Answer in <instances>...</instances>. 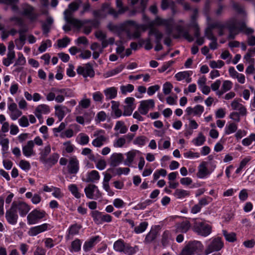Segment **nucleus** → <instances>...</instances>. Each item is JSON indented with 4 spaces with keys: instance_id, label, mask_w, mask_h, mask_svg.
<instances>
[{
    "instance_id": "f257e3e1",
    "label": "nucleus",
    "mask_w": 255,
    "mask_h": 255,
    "mask_svg": "<svg viewBox=\"0 0 255 255\" xmlns=\"http://www.w3.org/2000/svg\"><path fill=\"white\" fill-rule=\"evenodd\" d=\"M225 27L229 31L228 37L229 39H234L240 32H243L247 35L252 34L254 32L253 29L247 27L244 21H238L235 17H233L228 20L226 22Z\"/></svg>"
},
{
    "instance_id": "f03ea898",
    "label": "nucleus",
    "mask_w": 255,
    "mask_h": 255,
    "mask_svg": "<svg viewBox=\"0 0 255 255\" xmlns=\"http://www.w3.org/2000/svg\"><path fill=\"white\" fill-rule=\"evenodd\" d=\"M79 4L77 2H72L68 5V8L64 12V19L68 23L73 26L80 28L84 25L85 22L74 17L73 12L78 9Z\"/></svg>"
},
{
    "instance_id": "7ed1b4c3",
    "label": "nucleus",
    "mask_w": 255,
    "mask_h": 255,
    "mask_svg": "<svg viewBox=\"0 0 255 255\" xmlns=\"http://www.w3.org/2000/svg\"><path fill=\"white\" fill-rule=\"evenodd\" d=\"M203 246L198 241L189 242L182 249L179 255H199L202 251Z\"/></svg>"
},
{
    "instance_id": "20e7f679",
    "label": "nucleus",
    "mask_w": 255,
    "mask_h": 255,
    "mask_svg": "<svg viewBox=\"0 0 255 255\" xmlns=\"http://www.w3.org/2000/svg\"><path fill=\"white\" fill-rule=\"evenodd\" d=\"M193 230L199 235L205 237L209 236L212 232V227L210 225L198 220H194Z\"/></svg>"
},
{
    "instance_id": "39448f33",
    "label": "nucleus",
    "mask_w": 255,
    "mask_h": 255,
    "mask_svg": "<svg viewBox=\"0 0 255 255\" xmlns=\"http://www.w3.org/2000/svg\"><path fill=\"white\" fill-rule=\"evenodd\" d=\"M114 249L118 252H123L127 255H131L137 251L135 247H130L128 244H126L122 240L116 241L114 244Z\"/></svg>"
},
{
    "instance_id": "423d86ee",
    "label": "nucleus",
    "mask_w": 255,
    "mask_h": 255,
    "mask_svg": "<svg viewBox=\"0 0 255 255\" xmlns=\"http://www.w3.org/2000/svg\"><path fill=\"white\" fill-rule=\"evenodd\" d=\"M205 250L206 255L221 250L224 247V242L220 237L212 238Z\"/></svg>"
},
{
    "instance_id": "0eeeda50",
    "label": "nucleus",
    "mask_w": 255,
    "mask_h": 255,
    "mask_svg": "<svg viewBox=\"0 0 255 255\" xmlns=\"http://www.w3.org/2000/svg\"><path fill=\"white\" fill-rule=\"evenodd\" d=\"M154 23L158 26H164L168 35L172 34L174 25V22L172 18L163 19L157 16L154 19Z\"/></svg>"
},
{
    "instance_id": "6e6552de",
    "label": "nucleus",
    "mask_w": 255,
    "mask_h": 255,
    "mask_svg": "<svg viewBox=\"0 0 255 255\" xmlns=\"http://www.w3.org/2000/svg\"><path fill=\"white\" fill-rule=\"evenodd\" d=\"M46 215V212L43 210H33L27 216V224L30 225L37 224Z\"/></svg>"
},
{
    "instance_id": "1a4fd4ad",
    "label": "nucleus",
    "mask_w": 255,
    "mask_h": 255,
    "mask_svg": "<svg viewBox=\"0 0 255 255\" xmlns=\"http://www.w3.org/2000/svg\"><path fill=\"white\" fill-rule=\"evenodd\" d=\"M105 131L104 130H97L94 133V136L96 137L92 141V145L97 147L102 146L104 143L108 139V137L104 135Z\"/></svg>"
},
{
    "instance_id": "9d476101",
    "label": "nucleus",
    "mask_w": 255,
    "mask_h": 255,
    "mask_svg": "<svg viewBox=\"0 0 255 255\" xmlns=\"http://www.w3.org/2000/svg\"><path fill=\"white\" fill-rule=\"evenodd\" d=\"M22 9V15L26 16L31 21H34L37 19L38 14L36 13L34 11V8L28 3H23L21 5Z\"/></svg>"
},
{
    "instance_id": "9b49d317",
    "label": "nucleus",
    "mask_w": 255,
    "mask_h": 255,
    "mask_svg": "<svg viewBox=\"0 0 255 255\" xmlns=\"http://www.w3.org/2000/svg\"><path fill=\"white\" fill-rule=\"evenodd\" d=\"M84 191L86 197L89 199H97L101 197V194L99 189L94 185H89L85 188Z\"/></svg>"
},
{
    "instance_id": "f8f14e48",
    "label": "nucleus",
    "mask_w": 255,
    "mask_h": 255,
    "mask_svg": "<svg viewBox=\"0 0 255 255\" xmlns=\"http://www.w3.org/2000/svg\"><path fill=\"white\" fill-rule=\"evenodd\" d=\"M77 72L85 78L87 77L93 78L95 76L94 70L90 63L85 64L84 66H79L77 69Z\"/></svg>"
},
{
    "instance_id": "ddd939ff",
    "label": "nucleus",
    "mask_w": 255,
    "mask_h": 255,
    "mask_svg": "<svg viewBox=\"0 0 255 255\" xmlns=\"http://www.w3.org/2000/svg\"><path fill=\"white\" fill-rule=\"evenodd\" d=\"M15 203H12L10 208L7 210L5 213V218L7 221L11 225L16 224L18 219L17 212L15 210Z\"/></svg>"
},
{
    "instance_id": "4468645a",
    "label": "nucleus",
    "mask_w": 255,
    "mask_h": 255,
    "mask_svg": "<svg viewBox=\"0 0 255 255\" xmlns=\"http://www.w3.org/2000/svg\"><path fill=\"white\" fill-rule=\"evenodd\" d=\"M154 107V101L153 100L150 99L142 101L140 102V105L138 108V112L140 114L145 115L147 114L148 111L150 109H153Z\"/></svg>"
},
{
    "instance_id": "2eb2a0df",
    "label": "nucleus",
    "mask_w": 255,
    "mask_h": 255,
    "mask_svg": "<svg viewBox=\"0 0 255 255\" xmlns=\"http://www.w3.org/2000/svg\"><path fill=\"white\" fill-rule=\"evenodd\" d=\"M134 22L132 20L128 21L126 23H123L119 25H115L112 23H109L107 25V28L111 31L120 34L123 31H125L126 30L127 23L129 24H133Z\"/></svg>"
},
{
    "instance_id": "dca6fc26",
    "label": "nucleus",
    "mask_w": 255,
    "mask_h": 255,
    "mask_svg": "<svg viewBox=\"0 0 255 255\" xmlns=\"http://www.w3.org/2000/svg\"><path fill=\"white\" fill-rule=\"evenodd\" d=\"M116 6L118 8V10L116 11L113 8H110L109 10V14H112L115 18H117L119 15L124 14L128 10L127 6H124L122 0H116Z\"/></svg>"
},
{
    "instance_id": "f3484780",
    "label": "nucleus",
    "mask_w": 255,
    "mask_h": 255,
    "mask_svg": "<svg viewBox=\"0 0 255 255\" xmlns=\"http://www.w3.org/2000/svg\"><path fill=\"white\" fill-rule=\"evenodd\" d=\"M67 169L70 174H74L78 172L79 169V162L75 156L71 157L69 159Z\"/></svg>"
},
{
    "instance_id": "a211bd4d",
    "label": "nucleus",
    "mask_w": 255,
    "mask_h": 255,
    "mask_svg": "<svg viewBox=\"0 0 255 255\" xmlns=\"http://www.w3.org/2000/svg\"><path fill=\"white\" fill-rule=\"evenodd\" d=\"M50 229V225L48 224L44 223L41 225L31 227L29 229L28 234L30 236H35L38 234L43 232Z\"/></svg>"
},
{
    "instance_id": "6ab92c4d",
    "label": "nucleus",
    "mask_w": 255,
    "mask_h": 255,
    "mask_svg": "<svg viewBox=\"0 0 255 255\" xmlns=\"http://www.w3.org/2000/svg\"><path fill=\"white\" fill-rule=\"evenodd\" d=\"M15 203V210L19 211L20 216L23 217L25 216L30 211L29 206L24 202H13Z\"/></svg>"
},
{
    "instance_id": "aec40b11",
    "label": "nucleus",
    "mask_w": 255,
    "mask_h": 255,
    "mask_svg": "<svg viewBox=\"0 0 255 255\" xmlns=\"http://www.w3.org/2000/svg\"><path fill=\"white\" fill-rule=\"evenodd\" d=\"M8 109L10 112V117L12 120H16L22 115L21 111L18 109L17 105L15 103L9 104Z\"/></svg>"
},
{
    "instance_id": "412c9836",
    "label": "nucleus",
    "mask_w": 255,
    "mask_h": 255,
    "mask_svg": "<svg viewBox=\"0 0 255 255\" xmlns=\"http://www.w3.org/2000/svg\"><path fill=\"white\" fill-rule=\"evenodd\" d=\"M100 241L99 236H95L91 238L87 241L84 244L83 249L85 251L88 252Z\"/></svg>"
},
{
    "instance_id": "4be33fe9",
    "label": "nucleus",
    "mask_w": 255,
    "mask_h": 255,
    "mask_svg": "<svg viewBox=\"0 0 255 255\" xmlns=\"http://www.w3.org/2000/svg\"><path fill=\"white\" fill-rule=\"evenodd\" d=\"M190 228V224L188 221L185 220L176 224L175 233H186Z\"/></svg>"
},
{
    "instance_id": "5701e85b",
    "label": "nucleus",
    "mask_w": 255,
    "mask_h": 255,
    "mask_svg": "<svg viewBox=\"0 0 255 255\" xmlns=\"http://www.w3.org/2000/svg\"><path fill=\"white\" fill-rule=\"evenodd\" d=\"M204 109L202 106L198 105L194 108H191L190 107L187 108L186 109V112L188 116L193 114L195 116L200 117L204 112Z\"/></svg>"
},
{
    "instance_id": "b1692460",
    "label": "nucleus",
    "mask_w": 255,
    "mask_h": 255,
    "mask_svg": "<svg viewBox=\"0 0 255 255\" xmlns=\"http://www.w3.org/2000/svg\"><path fill=\"white\" fill-rule=\"evenodd\" d=\"M55 109V115L57 116L59 121L62 120L66 113L70 112L67 107L62 106H56Z\"/></svg>"
},
{
    "instance_id": "393cba45",
    "label": "nucleus",
    "mask_w": 255,
    "mask_h": 255,
    "mask_svg": "<svg viewBox=\"0 0 255 255\" xmlns=\"http://www.w3.org/2000/svg\"><path fill=\"white\" fill-rule=\"evenodd\" d=\"M34 142L32 140H29L27 142L26 145L22 148L23 154L27 157L30 156L33 154Z\"/></svg>"
},
{
    "instance_id": "a878e982",
    "label": "nucleus",
    "mask_w": 255,
    "mask_h": 255,
    "mask_svg": "<svg viewBox=\"0 0 255 255\" xmlns=\"http://www.w3.org/2000/svg\"><path fill=\"white\" fill-rule=\"evenodd\" d=\"M59 157V156L58 154L54 153L52 154L48 158H46L42 162L46 166H52L57 163Z\"/></svg>"
},
{
    "instance_id": "bb28decb",
    "label": "nucleus",
    "mask_w": 255,
    "mask_h": 255,
    "mask_svg": "<svg viewBox=\"0 0 255 255\" xmlns=\"http://www.w3.org/2000/svg\"><path fill=\"white\" fill-rule=\"evenodd\" d=\"M124 157L121 153H114L110 157V164L112 166H116L123 160Z\"/></svg>"
},
{
    "instance_id": "cd10ccee",
    "label": "nucleus",
    "mask_w": 255,
    "mask_h": 255,
    "mask_svg": "<svg viewBox=\"0 0 255 255\" xmlns=\"http://www.w3.org/2000/svg\"><path fill=\"white\" fill-rule=\"evenodd\" d=\"M231 107L233 110L239 111L240 114L245 116L247 114V110L246 108L241 104L238 102L237 101H234L231 104Z\"/></svg>"
},
{
    "instance_id": "c85d7f7f",
    "label": "nucleus",
    "mask_w": 255,
    "mask_h": 255,
    "mask_svg": "<svg viewBox=\"0 0 255 255\" xmlns=\"http://www.w3.org/2000/svg\"><path fill=\"white\" fill-rule=\"evenodd\" d=\"M106 99L111 100L116 97L117 95V90L115 87H110L105 89L104 91Z\"/></svg>"
},
{
    "instance_id": "c756f323",
    "label": "nucleus",
    "mask_w": 255,
    "mask_h": 255,
    "mask_svg": "<svg viewBox=\"0 0 255 255\" xmlns=\"http://www.w3.org/2000/svg\"><path fill=\"white\" fill-rule=\"evenodd\" d=\"M125 31L126 32L128 38L129 39H137L140 37L141 35L140 31L138 29H135L131 32V30L128 29L127 26Z\"/></svg>"
},
{
    "instance_id": "7c9ffc66",
    "label": "nucleus",
    "mask_w": 255,
    "mask_h": 255,
    "mask_svg": "<svg viewBox=\"0 0 255 255\" xmlns=\"http://www.w3.org/2000/svg\"><path fill=\"white\" fill-rule=\"evenodd\" d=\"M176 30L180 33H182L183 37L191 42L194 40V38L189 34L188 31H184L183 28L181 25H178L176 27Z\"/></svg>"
},
{
    "instance_id": "2f4dec72",
    "label": "nucleus",
    "mask_w": 255,
    "mask_h": 255,
    "mask_svg": "<svg viewBox=\"0 0 255 255\" xmlns=\"http://www.w3.org/2000/svg\"><path fill=\"white\" fill-rule=\"evenodd\" d=\"M81 226L78 224H74L71 225L68 229V233L67 236L70 238L71 236H73L78 234Z\"/></svg>"
},
{
    "instance_id": "473e14b6",
    "label": "nucleus",
    "mask_w": 255,
    "mask_h": 255,
    "mask_svg": "<svg viewBox=\"0 0 255 255\" xmlns=\"http://www.w3.org/2000/svg\"><path fill=\"white\" fill-rule=\"evenodd\" d=\"M149 35H154L155 37V41H161L163 37V34L158 29L155 27H151L148 32Z\"/></svg>"
},
{
    "instance_id": "72a5a7b5",
    "label": "nucleus",
    "mask_w": 255,
    "mask_h": 255,
    "mask_svg": "<svg viewBox=\"0 0 255 255\" xmlns=\"http://www.w3.org/2000/svg\"><path fill=\"white\" fill-rule=\"evenodd\" d=\"M114 129L116 131L119 130L120 133L123 134L127 132L128 128L125 126L124 122L118 121L116 124Z\"/></svg>"
},
{
    "instance_id": "f704fd0d",
    "label": "nucleus",
    "mask_w": 255,
    "mask_h": 255,
    "mask_svg": "<svg viewBox=\"0 0 255 255\" xmlns=\"http://www.w3.org/2000/svg\"><path fill=\"white\" fill-rule=\"evenodd\" d=\"M68 189L76 198L79 199L81 198V194L79 192L76 185L74 184H70L68 186Z\"/></svg>"
},
{
    "instance_id": "c9c22d12",
    "label": "nucleus",
    "mask_w": 255,
    "mask_h": 255,
    "mask_svg": "<svg viewBox=\"0 0 255 255\" xmlns=\"http://www.w3.org/2000/svg\"><path fill=\"white\" fill-rule=\"evenodd\" d=\"M15 57V52H8L7 54V57L3 60L2 63L3 65L5 66H8L13 62Z\"/></svg>"
},
{
    "instance_id": "e433bc0d",
    "label": "nucleus",
    "mask_w": 255,
    "mask_h": 255,
    "mask_svg": "<svg viewBox=\"0 0 255 255\" xmlns=\"http://www.w3.org/2000/svg\"><path fill=\"white\" fill-rule=\"evenodd\" d=\"M223 234L228 242H234L236 241V234L235 233L231 232L229 233L227 231L224 230L223 231Z\"/></svg>"
},
{
    "instance_id": "4c0bfd02",
    "label": "nucleus",
    "mask_w": 255,
    "mask_h": 255,
    "mask_svg": "<svg viewBox=\"0 0 255 255\" xmlns=\"http://www.w3.org/2000/svg\"><path fill=\"white\" fill-rule=\"evenodd\" d=\"M103 214L98 211H94L91 213L92 217L94 222L97 224H102V217Z\"/></svg>"
},
{
    "instance_id": "58836bf2",
    "label": "nucleus",
    "mask_w": 255,
    "mask_h": 255,
    "mask_svg": "<svg viewBox=\"0 0 255 255\" xmlns=\"http://www.w3.org/2000/svg\"><path fill=\"white\" fill-rule=\"evenodd\" d=\"M136 155V151L131 150L129 151L127 154V158L125 161L126 165H129L132 162Z\"/></svg>"
},
{
    "instance_id": "ea45409f",
    "label": "nucleus",
    "mask_w": 255,
    "mask_h": 255,
    "mask_svg": "<svg viewBox=\"0 0 255 255\" xmlns=\"http://www.w3.org/2000/svg\"><path fill=\"white\" fill-rule=\"evenodd\" d=\"M148 226V223L145 222L141 223L138 226L134 229V232L136 234H140L145 231Z\"/></svg>"
},
{
    "instance_id": "a19ab883",
    "label": "nucleus",
    "mask_w": 255,
    "mask_h": 255,
    "mask_svg": "<svg viewBox=\"0 0 255 255\" xmlns=\"http://www.w3.org/2000/svg\"><path fill=\"white\" fill-rule=\"evenodd\" d=\"M81 243L79 240H75L71 244L70 251L76 252L79 251L81 249Z\"/></svg>"
},
{
    "instance_id": "79ce46f5",
    "label": "nucleus",
    "mask_w": 255,
    "mask_h": 255,
    "mask_svg": "<svg viewBox=\"0 0 255 255\" xmlns=\"http://www.w3.org/2000/svg\"><path fill=\"white\" fill-rule=\"evenodd\" d=\"M134 89V86L130 84L127 85H122L120 87V90L122 94L125 95L127 92H131Z\"/></svg>"
},
{
    "instance_id": "37998d69",
    "label": "nucleus",
    "mask_w": 255,
    "mask_h": 255,
    "mask_svg": "<svg viewBox=\"0 0 255 255\" xmlns=\"http://www.w3.org/2000/svg\"><path fill=\"white\" fill-rule=\"evenodd\" d=\"M205 141V136L202 133H200L197 137L193 140V142L197 146L202 145Z\"/></svg>"
},
{
    "instance_id": "c03bdc74",
    "label": "nucleus",
    "mask_w": 255,
    "mask_h": 255,
    "mask_svg": "<svg viewBox=\"0 0 255 255\" xmlns=\"http://www.w3.org/2000/svg\"><path fill=\"white\" fill-rule=\"evenodd\" d=\"M253 141H255V134L252 133L248 137L244 138L242 140V144L244 146L251 145Z\"/></svg>"
},
{
    "instance_id": "a18cd8bd",
    "label": "nucleus",
    "mask_w": 255,
    "mask_h": 255,
    "mask_svg": "<svg viewBox=\"0 0 255 255\" xmlns=\"http://www.w3.org/2000/svg\"><path fill=\"white\" fill-rule=\"evenodd\" d=\"M125 68V66L123 65H121L117 67L115 69L111 70L107 73V77L113 76L115 74H117L120 72H121Z\"/></svg>"
},
{
    "instance_id": "49530a36",
    "label": "nucleus",
    "mask_w": 255,
    "mask_h": 255,
    "mask_svg": "<svg viewBox=\"0 0 255 255\" xmlns=\"http://www.w3.org/2000/svg\"><path fill=\"white\" fill-rule=\"evenodd\" d=\"M237 129V126L234 123L230 124L226 127L225 133L229 134L235 132Z\"/></svg>"
},
{
    "instance_id": "de8ad7c7",
    "label": "nucleus",
    "mask_w": 255,
    "mask_h": 255,
    "mask_svg": "<svg viewBox=\"0 0 255 255\" xmlns=\"http://www.w3.org/2000/svg\"><path fill=\"white\" fill-rule=\"evenodd\" d=\"M91 105V101L89 99L83 98L79 103V107L83 109L88 108Z\"/></svg>"
},
{
    "instance_id": "09e8293b",
    "label": "nucleus",
    "mask_w": 255,
    "mask_h": 255,
    "mask_svg": "<svg viewBox=\"0 0 255 255\" xmlns=\"http://www.w3.org/2000/svg\"><path fill=\"white\" fill-rule=\"evenodd\" d=\"M82 154L84 155H88V158L92 160H95V155L92 153V150L89 148H85L82 151Z\"/></svg>"
},
{
    "instance_id": "8fccbe9b",
    "label": "nucleus",
    "mask_w": 255,
    "mask_h": 255,
    "mask_svg": "<svg viewBox=\"0 0 255 255\" xmlns=\"http://www.w3.org/2000/svg\"><path fill=\"white\" fill-rule=\"evenodd\" d=\"M190 73L188 71L180 72L175 75V77L178 81H181L190 76Z\"/></svg>"
},
{
    "instance_id": "3c124183",
    "label": "nucleus",
    "mask_w": 255,
    "mask_h": 255,
    "mask_svg": "<svg viewBox=\"0 0 255 255\" xmlns=\"http://www.w3.org/2000/svg\"><path fill=\"white\" fill-rule=\"evenodd\" d=\"M51 148L49 145L46 146L43 150L41 151L40 160L43 161L46 158L47 156L50 153Z\"/></svg>"
},
{
    "instance_id": "603ef678",
    "label": "nucleus",
    "mask_w": 255,
    "mask_h": 255,
    "mask_svg": "<svg viewBox=\"0 0 255 255\" xmlns=\"http://www.w3.org/2000/svg\"><path fill=\"white\" fill-rule=\"evenodd\" d=\"M205 36L209 40H213L217 38L214 35L212 28L208 27L205 30Z\"/></svg>"
},
{
    "instance_id": "864d4df0",
    "label": "nucleus",
    "mask_w": 255,
    "mask_h": 255,
    "mask_svg": "<svg viewBox=\"0 0 255 255\" xmlns=\"http://www.w3.org/2000/svg\"><path fill=\"white\" fill-rule=\"evenodd\" d=\"M52 192L53 196L57 199H61L64 196V194L62 192L61 189L59 188L55 187Z\"/></svg>"
},
{
    "instance_id": "5fc2aeb1",
    "label": "nucleus",
    "mask_w": 255,
    "mask_h": 255,
    "mask_svg": "<svg viewBox=\"0 0 255 255\" xmlns=\"http://www.w3.org/2000/svg\"><path fill=\"white\" fill-rule=\"evenodd\" d=\"M224 62L222 60L211 61L210 62V66L212 68H220L224 65Z\"/></svg>"
},
{
    "instance_id": "6e6d98bb",
    "label": "nucleus",
    "mask_w": 255,
    "mask_h": 255,
    "mask_svg": "<svg viewBox=\"0 0 255 255\" xmlns=\"http://www.w3.org/2000/svg\"><path fill=\"white\" fill-rule=\"evenodd\" d=\"M36 110L37 112L41 113V114H47L49 112V108L47 105H41L38 106Z\"/></svg>"
},
{
    "instance_id": "4d7b16f0",
    "label": "nucleus",
    "mask_w": 255,
    "mask_h": 255,
    "mask_svg": "<svg viewBox=\"0 0 255 255\" xmlns=\"http://www.w3.org/2000/svg\"><path fill=\"white\" fill-rule=\"evenodd\" d=\"M190 26L194 29V36L196 37H199L200 36V28L196 21H193L190 23Z\"/></svg>"
},
{
    "instance_id": "13d9d810",
    "label": "nucleus",
    "mask_w": 255,
    "mask_h": 255,
    "mask_svg": "<svg viewBox=\"0 0 255 255\" xmlns=\"http://www.w3.org/2000/svg\"><path fill=\"white\" fill-rule=\"evenodd\" d=\"M173 86L170 82H166L163 86V93L166 95L169 94Z\"/></svg>"
},
{
    "instance_id": "bf43d9fd",
    "label": "nucleus",
    "mask_w": 255,
    "mask_h": 255,
    "mask_svg": "<svg viewBox=\"0 0 255 255\" xmlns=\"http://www.w3.org/2000/svg\"><path fill=\"white\" fill-rule=\"evenodd\" d=\"M114 206L117 208H123L126 205V203L120 198L115 199L113 201Z\"/></svg>"
},
{
    "instance_id": "052dcab7",
    "label": "nucleus",
    "mask_w": 255,
    "mask_h": 255,
    "mask_svg": "<svg viewBox=\"0 0 255 255\" xmlns=\"http://www.w3.org/2000/svg\"><path fill=\"white\" fill-rule=\"evenodd\" d=\"M70 41V39L67 37H65L62 39L58 40V45L59 47H65Z\"/></svg>"
},
{
    "instance_id": "680f3d73",
    "label": "nucleus",
    "mask_w": 255,
    "mask_h": 255,
    "mask_svg": "<svg viewBox=\"0 0 255 255\" xmlns=\"http://www.w3.org/2000/svg\"><path fill=\"white\" fill-rule=\"evenodd\" d=\"M232 83L229 80L224 81L221 89L226 92L229 91L232 87Z\"/></svg>"
},
{
    "instance_id": "e2e57ef3",
    "label": "nucleus",
    "mask_w": 255,
    "mask_h": 255,
    "mask_svg": "<svg viewBox=\"0 0 255 255\" xmlns=\"http://www.w3.org/2000/svg\"><path fill=\"white\" fill-rule=\"evenodd\" d=\"M199 173L202 175H206L209 173L206 166L205 162L202 163L199 166Z\"/></svg>"
},
{
    "instance_id": "0e129e2a",
    "label": "nucleus",
    "mask_w": 255,
    "mask_h": 255,
    "mask_svg": "<svg viewBox=\"0 0 255 255\" xmlns=\"http://www.w3.org/2000/svg\"><path fill=\"white\" fill-rule=\"evenodd\" d=\"M51 45V41L50 40H47L46 42H42L41 43V45L39 46L38 48V50L40 52H43L46 50L48 46L50 47Z\"/></svg>"
},
{
    "instance_id": "69168bd1",
    "label": "nucleus",
    "mask_w": 255,
    "mask_h": 255,
    "mask_svg": "<svg viewBox=\"0 0 255 255\" xmlns=\"http://www.w3.org/2000/svg\"><path fill=\"white\" fill-rule=\"evenodd\" d=\"M25 62H26L25 59L23 57L22 54L19 53L18 54V58L16 60V62L14 64V66L23 65L25 64Z\"/></svg>"
},
{
    "instance_id": "338daca9",
    "label": "nucleus",
    "mask_w": 255,
    "mask_h": 255,
    "mask_svg": "<svg viewBox=\"0 0 255 255\" xmlns=\"http://www.w3.org/2000/svg\"><path fill=\"white\" fill-rule=\"evenodd\" d=\"M18 123L22 127H27L29 126L28 120L25 116H22L18 120Z\"/></svg>"
},
{
    "instance_id": "774afa93",
    "label": "nucleus",
    "mask_w": 255,
    "mask_h": 255,
    "mask_svg": "<svg viewBox=\"0 0 255 255\" xmlns=\"http://www.w3.org/2000/svg\"><path fill=\"white\" fill-rule=\"evenodd\" d=\"M65 150L67 153H71L74 150V145L71 144L70 141L65 142L63 143Z\"/></svg>"
}]
</instances>
